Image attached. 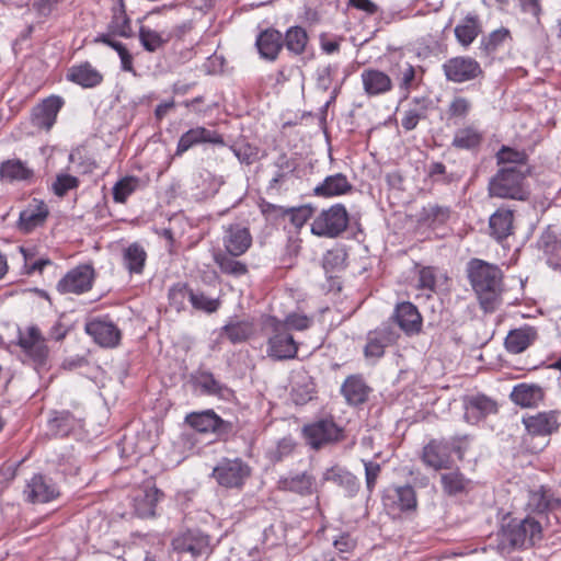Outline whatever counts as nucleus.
Returning <instances> with one entry per match:
<instances>
[{"label":"nucleus","mask_w":561,"mask_h":561,"mask_svg":"<svg viewBox=\"0 0 561 561\" xmlns=\"http://www.w3.org/2000/svg\"><path fill=\"white\" fill-rule=\"evenodd\" d=\"M467 436L463 437H454L451 443L445 440H431L423 448L422 460L423 462L434 470L448 469L451 466V456L450 451L454 449L459 458H462L463 451L461 449L460 443L462 439H467Z\"/></svg>","instance_id":"obj_6"},{"label":"nucleus","mask_w":561,"mask_h":561,"mask_svg":"<svg viewBox=\"0 0 561 561\" xmlns=\"http://www.w3.org/2000/svg\"><path fill=\"white\" fill-rule=\"evenodd\" d=\"M396 320L399 327L407 333L419 332L422 325V318L416 307L408 301L397 306Z\"/></svg>","instance_id":"obj_32"},{"label":"nucleus","mask_w":561,"mask_h":561,"mask_svg":"<svg viewBox=\"0 0 561 561\" xmlns=\"http://www.w3.org/2000/svg\"><path fill=\"white\" fill-rule=\"evenodd\" d=\"M62 105L64 100L58 95L45 99L33 111V124L39 128L50 129Z\"/></svg>","instance_id":"obj_21"},{"label":"nucleus","mask_w":561,"mask_h":561,"mask_svg":"<svg viewBox=\"0 0 561 561\" xmlns=\"http://www.w3.org/2000/svg\"><path fill=\"white\" fill-rule=\"evenodd\" d=\"M188 299L194 308L209 313L216 311L219 307V301L217 299H211L202 293H194L191 290L188 293Z\"/></svg>","instance_id":"obj_52"},{"label":"nucleus","mask_w":561,"mask_h":561,"mask_svg":"<svg viewBox=\"0 0 561 561\" xmlns=\"http://www.w3.org/2000/svg\"><path fill=\"white\" fill-rule=\"evenodd\" d=\"M309 37L306 30L301 26L289 27L283 35V46L295 56L305 53Z\"/></svg>","instance_id":"obj_41"},{"label":"nucleus","mask_w":561,"mask_h":561,"mask_svg":"<svg viewBox=\"0 0 561 561\" xmlns=\"http://www.w3.org/2000/svg\"><path fill=\"white\" fill-rule=\"evenodd\" d=\"M222 244L231 256L244 254L252 244V236L249 228L240 224L224 226Z\"/></svg>","instance_id":"obj_14"},{"label":"nucleus","mask_w":561,"mask_h":561,"mask_svg":"<svg viewBox=\"0 0 561 561\" xmlns=\"http://www.w3.org/2000/svg\"><path fill=\"white\" fill-rule=\"evenodd\" d=\"M308 444L318 449L341 438V428L332 420H321L304 427Z\"/></svg>","instance_id":"obj_16"},{"label":"nucleus","mask_w":561,"mask_h":561,"mask_svg":"<svg viewBox=\"0 0 561 561\" xmlns=\"http://www.w3.org/2000/svg\"><path fill=\"white\" fill-rule=\"evenodd\" d=\"M360 80L365 93L369 96L386 94L393 87L390 76L375 68L364 69L360 73Z\"/></svg>","instance_id":"obj_19"},{"label":"nucleus","mask_w":561,"mask_h":561,"mask_svg":"<svg viewBox=\"0 0 561 561\" xmlns=\"http://www.w3.org/2000/svg\"><path fill=\"white\" fill-rule=\"evenodd\" d=\"M520 10L524 13L530 14L537 20H539V15L541 13V5L539 0H517Z\"/></svg>","instance_id":"obj_63"},{"label":"nucleus","mask_w":561,"mask_h":561,"mask_svg":"<svg viewBox=\"0 0 561 561\" xmlns=\"http://www.w3.org/2000/svg\"><path fill=\"white\" fill-rule=\"evenodd\" d=\"M250 473V467L240 458H225L213 470V477L225 488L242 486Z\"/></svg>","instance_id":"obj_7"},{"label":"nucleus","mask_w":561,"mask_h":561,"mask_svg":"<svg viewBox=\"0 0 561 561\" xmlns=\"http://www.w3.org/2000/svg\"><path fill=\"white\" fill-rule=\"evenodd\" d=\"M422 73L420 67H414L409 61L399 60L393 69V75L399 82V88L404 91L405 94L416 84L417 73Z\"/></svg>","instance_id":"obj_39"},{"label":"nucleus","mask_w":561,"mask_h":561,"mask_svg":"<svg viewBox=\"0 0 561 561\" xmlns=\"http://www.w3.org/2000/svg\"><path fill=\"white\" fill-rule=\"evenodd\" d=\"M523 424L531 435H550L559 427L558 413L556 411H548L524 416Z\"/></svg>","instance_id":"obj_22"},{"label":"nucleus","mask_w":561,"mask_h":561,"mask_svg":"<svg viewBox=\"0 0 561 561\" xmlns=\"http://www.w3.org/2000/svg\"><path fill=\"white\" fill-rule=\"evenodd\" d=\"M139 186V179L136 176H125L121 179L113 187V199L115 203H125L127 198Z\"/></svg>","instance_id":"obj_48"},{"label":"nucleus","mask_w":561,"mask_h":561,"mask_svg":"<svg viewBox=\"0 0 561 561\" xmlns=\"http://www.w3.org/2000/svg\"><path fill=\"white\" fill-rule=\"evenodd\" d=\"M254 323L250 319L230 320L220 329V336H226L232 344L243 343L254 334Z\"/></svg>","instance_id":"obj_30"},{"label":"nucleus","mask_w":561,"mask_h":561,"mask_svg":"<svg viewBox=\"0 0 561 561\" xmlns=\"http://www.w3.org/2000/svg\"><path fill=\"white\" fill-rule=\"evenodd\" d=\"M111 30L122 37H129L131 35L130 21L124 10H118L114 13Z\"/></svg>","instance_id":"obj_55"},{"label":"nucleus","mask_w":561,"mask_h":561,"mask_svg":"<svg viewBox=\"0 0 561 561\" xmlns=\"http://www.w3.org/2000/svg\"><path fill=\"white\" fill-rule=\"evenodd\" d=\"M312 323V319L300 313H290L288 314L284 321H282V324L285 325V330H297V331H304L308 329Z\"/></svg>","instance_id":"obj_57"},{"label":"nucleus","mask_w":561,"mask_h":561,"mask_svg":"<svg viewBox=\"0 0 561 561\" xmlns=\"http://www.w3.org/2000/svg\"><path fill=\"white\" fill-rule=\"evenodd\" d=\"M48 214V207L43 201L33 199V202L20 213L18 227L22 232L28 233L44 225Z\"/></svg>","instance_id":"obj_20"},{"label":"nucleus","mask_w":561,"mask_h":561,"mask_svg":"<svg viewBox=\"0 0 561 561\" xmlns=\"http://www.w3.org/2000/svg\"><path fill=\"white\" fill-rule=\"evenodd\" d=\"M510 37V31L505 27L493 31L485 43L486 49H496L505 39Z\"/></svg>","instance_id":"obj_61"},{"label":"nucleus","mask_w":561,"mask_h":561,"mask_svg":"<svg viewBox=\"0 0 561 561\" xmlns=\"http://www.w3.org/2000/svg\"><path fill=\"white\" fill-rule=\"evenodd\" d=\"M147 261V252L137 242L123 250V265L129 274L141 275Z\"/></svg>","instance_id":"obj_36"},{"label":"nucleus","mask_w":561,"mask_h":561,"mask_svg":"<svg viewBox=\"0 0 561 561\" xmlns=\"http://www.w3.org/2000/svg\"><path fill=\"white\" fill-rule=\"evenodd\" d=\"M341 391L350 404H360L366 401L370 388L360 376H350L342 385Z\"/></svg>","instance_id":"obj_35"},{"label":"nucleus","mask_w":561,"mask_h":561,"mask_svg":"<svg viewBox=\"0 0 561 561\" xmlns=\"http://www.w3.org/2000/svg\"><path fill=\"white\" fill-rule=\"evenodd\" d=\"M312 214L313 209L310 206H300L288 211L290 222L298 229L312 217Z\"/></svg>","instance_id":"obj_58"},{"label":"nucleus","mask_w":561,"mask_h":561,"mask_svg":"<svg viewBox=\"0 0 561 561\" xmlns=\"http://www.w3.org/2000/svg\"><path fill=\"white\" fill-rule=\"evenodd\" d=\"M94 270L91 265L83 264L70 270L57 284L60 294L80 295L92 288Z\"/></svg>","instance_id":"obj_8"},{"label":"nucleus","mask_w":561,"mask_h":561,"mask_svg":"<svg viewBox=\"0 0 561 561\" xmlns=\"http://www.w3.org/2000/svg\"><path fill=\"white\" fill-rule=\"evenodd\" d=\"M214 261L224 274L239 277L248 273L247 265L240 261L234 260L228 253H215Z\"/></svg>","instance_id":"obj_46"},{"label":"nucleus","mask_w":561,"mask_h":561,"mask_svg":"<svg viewBox=\"0 0 561 561\" xmlns=\"http://www.w3.org/2000/svg\"><path fill=\"white\" fill-rule=\"evenodd\" d=\"M186 423L201 433L221 432L225 422L211 410L193 412L185 417Z\"/></svg>","instance_id":"obj_27"},{"label":"nucleus","mask_w":561,"mask_h":561,"mask_svg":"<svg viewBox=\"0 0 561 561\" xmlns=\"http://www.w3.org/2000/svg\"><path fill=\"white\" fill-rule=\"evenodd\" d=\"M414 103L419 105V107L409 108L404 112L403 117L401 119V125L405 130H413L421 118L425 117V112L427 110L426 100L414 99Z\"/></svg>","instance_id":"obj_49"},{"label":"nucleus","mask_w":561,"mask_h":561,"mask_svg":"<svg viewBox=\"0 0 561 561\" xmlns=\"http://www.w3.org/2000/svg\"><path fill=\"white\" fill-rule=\"evenodd\" d=\"M336 73V67L334 66H325L318 69L317 72V84L320 89L323 91H327L330 89L333 78Z\"/></svg>","instance_id":"obj_59"},{"label":"nucleus","mask_w":561,"mask_h":561,"mask_svg":"<svg viewBox=\"0 0 561 561\" xmlns=\"http://www.w3.org/2000/svg\"><path fill=\"white\" fill-rule=\"evenodd\" d=\"M348 226V213L342 204L323 209L313 219L311 232L318 237L335 238Z\"/></svg>","instance_id":"obj_5"},{"label":"nucleus","mask_w":561,"mask_h":561,"mask_svg":"<svg viewBox=\"0 0 561 561\" xmlns=\"http://www.w3.org/2000/svg\"><path fill=\"white\" fill-rule=\"evenodd\" d=\"M545 397L541 387L537 385L519 383L513 388L512 401L522 408H535Z\"/></svg>","instance_id":"obj_28"},{"label":"nucleus","mask_w":561,"mask_h":561,"mask_svg":"<svg viewBox=\"0 0 561 561\" xmlns=\"http://www.w3.org/2000/svg\"><path fill=\"white\" fill-rule=\"evenodd\" d=\"M391 335L387 330H376L369 332L367 336V343L364 348V354L367 358H380L385 348L390 344Z\"/></svg>","instance_id":"obj_40"},{"label":"nucleus","mask_w":561,"mask_h":561,"mask_svg":"<svg viewBox=\"0 0 561 561\" xmlns=\"http://www.w3.org/2000/svg\"><path fill=\"white\" fill-rule=\"evenodd\" d=\"M278 489L289 491L300 495H310L316 490V480L306 472L297 473L290 477H284L278 480Z\"/></svg>","instance_id":"obj_31"},{"label":"nucleus","mask_w":561,"mask_h":561,"mask_svg":"<svg viewBox=\"0 0 561 561\" xmlns=\"http://www.w3.org/2000/svg\"><path fill=\"white\" fill-rule=\"evenodd\" d=\"M323 481L333 482L343 488L350 495L358 490L357 479L346 469L340 466H333L323 472Z\"/></svg>","instance_id":"obj_37"},{"label":"nucleus","mask_w":561,"mask_h":561,"mask_svg":"<svg viewBox=\"0 0 561 561\" xmlns=\"http://www.w3.org/2000/svg\"><path fill=\"white\" fill-rule=\"evenodd\" d=\"M265 327L271 329L267 340L266 354L275 360L295 358L298 352V344L293 335L285 330L282 321L275 317H268Z\"/></svg>","instance_id":"obj_4"},{"label":"nucleus","mask_w":561,"mask_h":561,"mask_svg":"<svg viewBox=\"0 0 561 561\" xmlns=\"http://www.w3.org/2000/svg\"><path fill=\"white\" fill-rule=\"evenodd\" d=\"M450 216L448 207L428 204L417 215V222L427 228H437L444 225Z\"/></svg>","instance_id":"obj_38"},{"label":"nucleus","mask_w":561,"mask_h":561,"mask_svg":"<svg viewBox=\"0 0 561 561\" xmlns=\"http://www.w3.org/2000/svg\"><path fill=\"white\" fill-rule=\"evenodd\" d=\"M23 493L30 503H47L59 496V489L50 479L35 474L27 481Z\"/></svg>","instance_id":"obj_18"},{"label":"nucleus","mask_w":561,"mask_h":561,"mask_svg":"<svg viewBox=\"0 0 561 561\" xmlns=\"http://www.w3.org/2000/svg\"><path fill=\"white\" fill-rule=\"evenodd\" d=\"M500 536L512 548H525L541 539V526L530 517L512 518L502 526Z\"/></svg>","instance_id":"obj_3"},{"label":"nucleus","mask_w":561,"mask_h":561,"mask_svg":"<svg viewBox=\"0 0 561 561\" xmlns=\"http://www.w3.org/2000/svg\"><path fill=\"white\" fill-rule=\"evenodd\" d=\"M365 465V476H366V485L369 491L375 488L377 478L380 472V465L374 461H366Z\"/></svg>","instance_id":"obj_62"},{"label":"nucleus","mask_w":561,"mask_h":561,"mask_svg":"<svg viewBox=\"0 0 561 561\" xmlns=\"http://www.w3.org/2000/svg\"><path fill=\"white\" fill-rule=\"evenodd\" d=\"M417 288L426 291L427 297L435 291L436 272L433 267H422L419 271Z\"/></svg>","instance_id":"obj_54"},{"label":"nucleus","mask_w":561,"mask_h":561,"mask_svg":"<svg viewBox=\"0 0 561 561\" xmlns=\"http://www.w3.org/2000/svg\"><path fill=\"white\" fill-rule=\"evenodd\" d=\"M348 1L352 7L365 12L368 15H374L379 12V7L371 0H348Z\"/></svg>","instance_id":"obj_64"},{"label":"nucleus","mask_w":561,"mask_h":561,"mask_svg":"<svg viewBox=\"0 0 561 561\" xmlns=\"http://www.w3.org/2000/svg\"><path fill=\"white\" fill-rule=\"evenodd\" d=\"M382 503L393 515L415 511L417 506L416 494L411 485L387 488L383 492Z\"/></svg>","instance_id":"obj_10"},{"label":"nucleus","mask_w":561,"mask_h":561,"mask_svg":"<svg viewBox=\"0 0 561 561\" xmlns=\"http://www.w3.org/2000/svg\"><path fill=\"white\" fill-rule=\"evenodd\" d=\"M470 102L461 96L455 98L449 105L450 116L465 117L470 111Z\"/></svg>","instance_id":"obj_60"},{"label":"nucleus","mask_w":561,"mask_h":561,"mask_svg":"<svg viewBox=\"0 0 561 561\" xmlns=\"http://www.w3.org/2000/svg\"><path fill=\"white\" fill-rule=\"evenodd\" d=\"M139 41L142 47L150 53L158 50L167 43V39L159 32L147 26H140Z\"/></svg>","instance_id":"obj_50"},{"label":"nucleus","mask_w":561,"mask_h":561,"mask_svg":"<svg viewBox=\"0 0 561 561\" xmlns=\"http://www.w3.org/2000/svg\"><path fill=\"white\" fill-rule=\"evenodd\" d=\"M529 170L500 168L490 179L488 193L491 197L526 201L529 190L526 184Z\"/></svg>","instance_id":"obj_2"},{"label":"nucleus","mask_w":561,"mask_h":561,"mask_svg":"<svg viewBox=\"0 0 561 561\" xmlns=\"http://www.w3.org/2000/svg\"><path fill=\"white\" fill-rule=\"evenodd\" d=\"M85 332L102 347H115L121 341L119 329L107 319L94 318L88 321Z\"/></svg>","instance_id":"obj_17"},{"label":"nucleus","mask_w":561,"mask_h":561,"mask_svg":"<svg viewBox=\"0 0 561 561\" xmlns=\"http://www.w3.org/2000/svg\"><path fill=\"white\" fill-rule=\"evenodd\" d=\"M463 419L469 424H478L497 412L496 402L485 394L476 393L463 399Z\"/></svg>","instance_id":"obj_15"},{"label":"nucleus","mask_w":561,"mask_h":561,"mask_svg":"<svg viewBox=\"0 0 561 561\" xmlns=\"http://www.w3.org/2000/svg\"><path fill=\"white\" fill-rule=\"evenodd\" d=\"M479 33L480 26L477 16H467L455 27V36L462 46H469Z\"/></svg>","instance_id":"obj_45"},{"label":"nucleus","mask_w":561,"mask_h":561,"mask_svg":"<svg viewBox=\"0 0 561 561\" xmlns=\"http://www.w3.org/2000/svg\"><path fill=\"white\" fill-rule=\"evenodd\" d=\"M514 232L513 210L500 207L489 218V233L497 242H502Z\"/></svg>","instance_id":"obj_23"},{"label":"nucleus","mask_w":561,"mask_h":561,"mask_svg":"<svg viewBox=\"0 0 561 561\" xmlns=\"http://www.w3.org/2000/svg\"><path fill=\"white\" fill-rule=\"evenodd\" d=\"M352 190V184L342 173L327 176L321 184L314 187L317 196L332 197L343 195Z\"/></svg>","instance_id":"obj_34"},{"label":"nucleus","mask_w":561,"mask_h":561,"mask_svg":"<svg viewBox=\"0 0 561 561\" xmlns=\"http://www.w3.org/2000/svg\"><path fill=\"white\" fill-rule=\"evenodd\" d=\"M440 482L444 491L448 495H457L463 493L469 489L470 480L457 469L440 476Z\"/></svg>","instance_id":"obj_44"},{"label":"nucleus","mask_w":561,"mask_h":561,"mask_svg":"<svg viewBox=\"0 0 561 561\" xmlns=\"http://www.w3.org/2000/svg\"><path fill=\"white\" fill-rule=\"evenodd\" d=\"M314 393V385L306 373H298L293 379L291 398L296 404H305Z\"/></svg>","instance_id":"obj_42"},{"label":"nucleus","mask_w":561,"mask_h":561,"mask_svg":"<svg viewBox=\"0 0 561 561\" xmlns=\"http://www.w3.org/2000/svg\"><path fill=\"white\" fill-rule=\"evenodd\" d=\"M162 493L154 485L146 486L135 499V511L139 517H152Z\"/></svg>","instance_id":"obj_33"},{"label":"nucleus","mask_w":561,"mask_h":561,"mask_svg":"<svg viewBox=\"0 0 561 561\" xmlns=\"http://www.w3.org/2000/svg\"><path fill=\"white\" fill-rule=\"evenodd\" d=\"M497 164L501 168L529 170L527 165L528 157L523 150H515L513 148L503 146L496 153Z\"/></svg>","instance_id":"obj_43"},{"label":"nucleus","mask_w":561,"mask_h":561,"mask_svg":"<svg viewBox=\"0 0 561 561\" xmlns=\"http://www.w3.org/2000/svg\"><path fill=\"white\" fill-rule=\"evenodd\" d=\"M19 344L36 367L46 365L49 350L36 327H30L24 333H21Z\"/></svg>","instance_id":"obj_11"},{"label":"nucleus","mask_w":561,"mask_h":561,"mask_svg":"<svg viewBox=\"0 0 561 561\" xmlns=\"http://www.w3.org/2000/svg\"><path fill=\"white\" fill-rule=\"evenodd\" d=\"M255 45L263 59L274 61L283 48V34L274 28L264 30L257 35Z\"/></svg>","instance_id":"obj_25"},{"label":"nucleus","mask_w":561,"mask_h":561,"mask_svg":"<svg viewBox=\"0 0 561 561\" xmlns=\"http://www.w3.org/2000/svg\"><path fill=\"white\" fill-rule=\"evenodd\" d=\"M20 252L22 253V255L24 257V267L26 268L27 274H32L35 272H42L45 266L51 264L49 259H44V257L32 262L34 253L27 248L20 247Z\"/></svg>","instance_id":"obj_56"},{"label":"nucleus","mask_w":561,"mask_h":561,"mask_svg":"<svg viewBox=\"0 0 561 561\" xmlns=\"http://www.w3.org/2000/svg\"><path fill=\"white\" fill-rule=\"evenodd\" d=\"M66 78L84 89L95 88L103 81V75L88 61L70 67Z\"/></svg>","instance_id":"obj_24"},{"label":"nucleus","mask_w":561,"mask_h":561,"mask_svg":"<svg viewBox=\"0 0 561 561\" xmlns=\"http://www.w3.org/2000/svg\"><path fill=\"white\" fill-rule=\"evenodd\" d=\"M537 336V330L530 325L511 330L505 339V347L512 354H519L528 348Z\"/></svg>","instance_id":"obj_26"},{"label":"nucleus","mask_w":561,"mask_h":561,"mask_svg":"<svg viewBox=\"0 0 561 561\" xmlns=\"http://www.w3.org/2000/svg\"><path fill=\"white\" fill-rule=\"evenodd\" d=\"M173 549L180 553H190L193 558L209 556L211 543L208 535L201 530H187L172 540Z\"/></svg>","instance_id":"obj_9"},{"label":"nucleus","mask_w":561,"mask_h":561,"mask_svg":"<svg viewBox=\"0 0 561 561\" xmlns=\"http://www.w3.org/2000/svg\"><path fill=\"white\" fill-rule=\"evenodd\" d=\"M196 385L207 394H218L222 390L220 382L215 379L213 374L207 371H203L196 377Z\"/></svg>","instance_id":"obj_53"},{"label":"nucleus","mask_w":561,"mask_h":561,"mask_svg":"<svg viewBox=\"0 0 561 561\" xmlns=\"http://www.w3.org/2000/svg\"><path fill=\"white\" fill-rule=\"evenodd\" d=\"M447 80L461 83L478 78L482 73L479 62L470 57H455L443 65Z\"/></svg>","instance_id":"obj_13"},{"label":"nucleus","mask_w":561,"mask_h":561,"mask_svg":"<svg viewBox=\"0 0 561 561\" xmlns=\"http://www.w3.org/2000/svg\"><path fill=\"white\" fill-rule=\"evenodd\" d=\"M467 273L481 307L485 311L494 310L503 291L501 268L483 260L472 259L467 265Z\"/></svg>","instance_id":"obj_1"},{"label":"nucleus","mask_w":561,"mask_h":561,"mask_svg":"<svg viewBox=\"0 0 561 561\" xmlns=\"http://www.w3.org/2000/svg\"><path fill=\"white\" fill-rule=\"evenodd\" d=\"M482 141V134L474 127H465L456 131L453 146L459 149H473Z\"/></svg>","instance_id":"obj_47"},{"label":"nucleus","mask_w":561,"mask_h":561,"mask_svg":"<svg viewBox=\"0 0 561 561\" xmlns=\"http://www.w3.org/2000/svg\"><path fill=\"white\" fill-rule=\"evenodd\" d=\"M1 178L8 182L30 183L34 178V170L20 159H10L0 165Z\"/></svg>","instance_id":"obj_29"},{"label":"nucleus","mask_w":561,"mask_h":561,"mask_svg":"<svg viewBox=\"0 0 561 561\" xmlns=\"http://www.w3.org/2000/svg\"><path fill=\"white\" fill-rule=\"evenodd\" d=\"M203 144L225 146V140L222 135L214 129L195 126L181 135L176 145L175 156L181 157L191 148Z\"/></svg>","instance_id":"obj_12"},{"label":"nucleus","mask_w":561,"mask_h":561,"mask_svg":"<svg viewBox=\"0 0 561 561\" xmlns=\"http://www.w3.org/2000/svg\"><path fill=\"white\" fill-rule=\"evenodd\" d=\"M79 183L78 178L67 173H59L51 184V191L56 196L64 197L69 191L76 190Z\"/></svg>","instance_id":"obj_51"}]
</instances>
